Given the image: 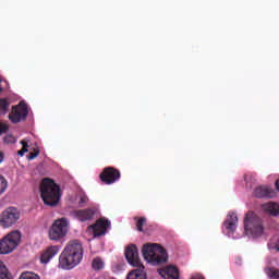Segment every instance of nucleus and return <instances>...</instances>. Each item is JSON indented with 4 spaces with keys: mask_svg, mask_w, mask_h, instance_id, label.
Wrapping results in <instances>:
<instances>
[{
    "mask_svg": "<svg viewBox=\"0 0 279 279\" xmlns=\"http://www.w3.org/2000/svg\"><path fill=\"white\" fill-rule=\"evenodd\" d=\"M21 243V232L13 231L0 240V254H10L14 252Z\"/></svg>",
    "mask_w": 279,
    "mask_h": 279,
    "instance_id": "6",
    "label": "nucleus"
},
{
    "mask_svg": "<svg viewBox=\"0 0 279 279\" xmlns=\"http://www.w3.org/2000/svg\"><path fill=\"white\" fill-rule=\"evenodd\" d=\"M19 279H40V276L34 271H24L20 275Z\"/></svg>",
    "mask_w": 279,
    "mask_h": 279,
    "instance_id": "21",
    "label": "nucleus"
},
{
    "mask_svg": "<svg viewBox=\"0 0 279 279\" xmlns=\"http://www.w3.org/2000/svg\"><path fill=\"white\" fill-rule=\"evenodd\" d=\"M254 195L258 199H274V197H276V192L267 185H260L254 190Z\"/></svg>",
    "mask_w": 279,
    "mask_h": 279,
    "instance_id": "12",
    "label": "nucleus"
},
{
    "mask_svg": "<svg viewBox=\"0 0 279 279\" xmlns=\"http://www.w3.org/2000/svg\"><path fill=\"white\" fill-rule=\"evenodd\" d=\"M59 253H60V246L58 245L48 246L40 256V263H43L44 265H47V263H49V260H51V258H53V256H57V254Z\"/></svg>",
    "mask_w": 279,
    "mask_h": 279,
    "instance_id": "13",
    "label": "nucleus"
},
{
    "mask_svg": "<svg viewBox=\"0 0 279 279\" xmlns=\"http://www.w3.org/2000/svg\"><path fill=\"white\" fill-rule=\"evenodd\" d=\"M92 267L93 269H95V271H99V269H104V260H101V258L99 257L94 258L92 263Z\"/></svg>",
    "mask_w": 279,
    "mask_h": 279,
    "instance_id": "23",
    "label": "nucleus"
},
{
    "mask_svg": "<svg viewBox=\"0 0 279 279\" xmlns=\"http://www.w3.org/2000/svg\"><path fill=\"white\" fill-rule=\"evenodd\" d=\"M159 275L165 279H180V270L175 266H167L160 269Z\"/></svg>",
    "mask_w": 279,
    "mask_h": 279,
    "instance_id": "14",
    "label": "nucleus"
},
{
    "mask_svg": "<svg viewBox=\"0 0 279 279\" xmlns=\"http://www.w3.org/2000/svg\"><path fill=\"white\" fill-rule=\"evenodd\" d=\"M136 221V228L138 232H143V226H145V223H147V218L145 217H135L134 218Z\"/></svg>",
    "mask_w": 279,
    "mask_h": 279,
    "instance_id": "22",
    "label": "nucleus"
},
{
    "mask_svg": "<svg viewBox=\"0 0 279 279\" xmlns=\"http://www.w3.org/2000/svg\"><path fill=\"white\" fill-rule=\"evenodd\" d=\"M29 111L27 105L21 102L20 105L12 107V111L9 113V120L11 123H21L27 119Z\"/></svg>",
    "mask_w": 279,
    "mask_h": 279,
    "instance_id": "9",
    "label": "nucleus"
},
{
    "mask_svg": "<svg viewBox=\"0 0 279 279\" xmlns=\"http://www.w3.org/2000/svg\"><path fill=\"white\" fill-rule=\"evenodd\" d=\"M4 143H7L8 145H12L13 143H16V137H14V135L9 134L3 138Z\"/></svg>",
    "mask_w": 279,
    "mask_h": 279,
    "instance_id": "27",
    "label": "nucleus"
},
{
    "mask_svg": "<svg viewBox=\"0 0 279 279\" xmlns=\"http://www.w3.org/2000/svg\"><path fill=\"white\" fill-rule=\"evenodd\" d=\"M21 218V213L14 207H9L1 214L0 225L2 228H11Z\"/></svg>",
    "mask_w": 279,
    "mask_h": 279,
    "instance_id": "7",
    "label": "nucleus"
},
{
    "mask_svg": "<svg viewBox=\"0 0 279 279\" xmlns=\"http://www.w3.org/2000/svg\"><path fill=\"white\" fill-rule=\"evenodd\" d=\"M110 228V220L100 218L96 221V223L88 227V232H92L95 239L97 236H104L108 229Z\"/></svg>",
    "mask_w": 279,
    "mask_h": 279,
    "instance_id": "10",
    "label": "nucleus"
},
{
    "mask_svg": "<svg viewBox=\"0 0 279 279\" xmlns=\"http://www.w3.org/2000/svg\"><path fill=\"white\" fill-rule=\"evenodd\" d=\"M0 162H3V153L0 151Z\"/></svg>",
    "mask_w": 279,
    "mask_h": 279,
    "instance_id": "31",
    "label": "nucleus"
},
{
    "mask_svg": "<svg viewBox=\"0 0 279 279\" xmlns=\"http://www.w3.org/2000/svg\"><path fill=\"white\" fill-rule=\"evenodd\" d=\"M40 156V150L38 148L34 149V153H29L28 160H34V158H38Z\"/></svg>",
    "mask_w": 279,
    "mask_h": 279,
    "instance_id": "29",
    "label": "nucleus"
},
{
    "mask_svg": "<svg viewBox=\"0 0 279 279\" xmlns=\"http://www.w3.org/2000/svg\"><path fill=\"white\" fill-rule=\"evenodd\" d=\"M7 189H8V181L5 180V178L0 175V195H3Z\"/></svg>",
    "mask_w": 279,
    "mask_h": 279,
    "instance_id": "26",
    "label": "nucleus"
},
{
    "mask_svg": "<svg viewBox=\"0 0 279 279\" xmlns=\"http://www.w3.org/2000/svg\"><path fill=\"white\" fill-rule=\"evenodd\" d=\"M85 204H88V196L82 195L78 201L80 208H84Z\"/></svg>",
    "mask_w": 279,
    "mask_h": 279,
    "instance_id": "28",
    "label": "nucleus"
},
{
    "mask_svg": "<svg viewBox=\"0 0 279 279\" xmlns=\"http://www.w3.org/2000/svg\"><path fill=\"white\" fill-rule=\"evenodd\" d=\"M142 254L144 256V260L149 263L150 265H162V263H167L169 259V255H167V250H165L160 244H144L142 248Z\"/></svg>",
    "mask_w": 279,
    "mask_h": 279,
    "instance_id": "3",
    "label": "nucleus"
},
{
    "mask_svg": "<svg viewBox=\"0 0 279 279\" xmlns=\"http://www.w3.org/2000/svg\"><path fill=\"white\" fill-rule=\"evenodd\" d=\"M40 195L46 206L56 208V206L60 204V198L62 197L60 185H58L54 180L44 179L40 184Z\"/></svg>",
    "mask_w": 279,
    "mask_h": 279,
    "instance_id": "2",
    "label": "nucleus"
},
{
    "mask_svg": "<svg viewBox=\"0 0 279 279\" xmlns=\"http://www.w3.org/2000/svg\"><path fill=\"white\" fill-rule=\"evenodd\" d=\"M74 216L78 221H90L95 217V210L93 208L78 209L74 211Z\"/></svg>",
    "mask_w": 279,
    "mask_h": 279,
    "instance_id": "15",
    "label": "nucleus"
},
{
    "mask_svg": "<svg viewBox=\"0 0 279 279\" xmlns=\"http://www.w3.org/2000/svg\"><path fill=\"white\" fill-rule=\"evenodd\" d=\"M263 207L264 210L266 213H269V215H271L272 217L279 216V205L277 203L269 202L268 204H265Z\"/></svg>",
    "mask_w": 279,
    "mask_h": 279,
    "instance_id": "18",
    "label": "nucleus"
},
{
    "mask_svg": "<svg viewBox=\"0 0 279 279\" xmlns=\"http://www.w3.org/2000/svg\"><path fill=\"white\" fill-rule=\"evenodd\" d=\"M124 254L129 265H132L133 267H143V264H141V258L138 257V247L136 244L129 245L125 248Z\"/></svg>",
    "mask_w": 279,
    "mask_h": 279,
    "instance_id": "11",
    "label": "nucleus"
},
{
    "mask_svg": "<svg viewBox=\"0 0 279 279\" xmlns=\"http://www.w3.org/2000/svg\"><path fill=\"white\" fill-rule=\"evenodd\" d=\"M244 230L251 236H260L263 234V220L254 211H248L244 219Z\"/></svg>",
    "mask_w": 279,
    "mask_h": 279,
    "instance_id": "4",
    "label": "nucleus"
},
{
    "mask_svg": "<svg viewBox=\"0 0 279 279\" xmlns=\"http://www.w3.org/2000/svg\"><path fill=\"white\" fill-rule=\"evenodd\" d=\"M0 93H3V87H1V85H0Z\"/></svg>",
    "mask_w": 279,
    "mask_h": 279,
    "instance_id": "32",
    "label": "nucleus"
},
{
    "mask_svg": "<svg viewBox=\"0 0 279 279\" xmlns=\"http://www.w3.org/2000/svg\"><path fill=\"white\" fill-rule=\"evenodd\" d=\"M136 269L131 270L126 276V279H147V272L145 266H135Z\"/></svg>",
    "mask_w": 279,
    "mask_h": 279,
    "instance_id": "17",
    "label": "nucleus"
},
{
    "mask_svg": "<svg viewBox=\"0 0 279 279\" xmlns=\"http://www.w3.org/2000/svg\"><path fill=\"white\" fill-rule=\"evenodd\" d=\"M9 109H10V102H8V99L1 98L0 99V112L5 114V112H8Z\"/></svg>",
    "mask_w": 279,
    "mask_h": 279,
    "instance_id": "24",
    "label": "nucleus"
},
{
    "mask_svg": "<svg viewBox=\"0 0 279 279\" xmlns=\"http://www.w3.org/2000/svg\"><path fill=\"white\" fill-rule=\"evenodd\" d=\"M265 271H266V275L268 276V278L279 279V269L278 268L269 267V268H266Z\"/></svg>",
    "mask_w": 279,
    "mask_h": 279,
    "instance_id": "20",
    "label": "nucleus"
},
{
    "mask_svg": "<svg viewBox=\"0 0 279 279\" xmlns=\"http://www.w3.org/2000/svg\"><path fill=\"white\" fill-rule=\"evenodd\" d=\"M84 258V246L77 240L70 241L59 256V267L61 269H73L82 263Z\"/></svg>",
    "mask_w": 279,
    "mask_h": 279,
    "instance_id": "1",
    "label": "nucleus"
},
{
    "mask_svg": "<svg viewBox=\"0 0 279 279\" xmlns=\"http://www.w3.org/2000/svg\"><path fill=\"white\" fill-rule=\"evenodd\" d=\"M8 130H10V126H8L7 123L0 122V136H1V134H5V132H8Z\"/></svg>",
    "mask_w": 279,
    "mask_h": 279,
    "instance_id": "30",
    "label": "nucleus"
},
{
    "mask_svg": "<svg viewBox=\"0 0 279 279\" xmlns=\"http://www.w3.org/2000/svg\"><path fill=\"white\" fill-rule=\"evenodd\" d=\"M69 233V220L66 218L57 219L48 231L50 241H60Z\"/></svg>",
    "mask_w": 279,
    "mask_h": 279,
    "instance_id": "5",
    "label": "nucleus"
},
{
    "mask_svg": "<svg viewBox=\"0 0 279 279\" xmlns=\"http://www.w3.org/2000/svg\"><path fill=\"white\" fill-rule=\"evenodd\" d=\"M99 178L102 184H114V182L121 180V171L114 167H106L99 174Z\"/></svg>",
    "mask_w": 279,
    "mask_h": 279,
    "instance_id": "8",
    "label": "nucleus"
},
{
    "mask_svg": "<svg viewBox=\"0 0 279 279\" xmlns=\"http://www.w3.org/2000/svg\"><path fill=\"white\" fill-rule=\"evenodd\" d=\"M0 279H13L10 270L0 262Z\"/></svg>",
    "mask_w": 279,
    "mask_h": 279,
    "instance_id": "19",
    "label": "nucleus"
},
{
    "mask_svg": "<svg viewBox=\"0 0 279 279\" xmlns=\"http://www.w3.org/2000/svg\"><path fill=\"white\" fill-rule=\"evenodd\" d=\"M236 223H239V218L234 211H230L227 220L225 221V228L229 230V232H234L236 230Z\"/></svg>",
    "mask_w": 279,
    "mask_h": 279,
    "instance_id": "16",
    "label": "nucleus"
},
{
    "mask_svg": "<svg viewBox=\"0 0 279 279\" xmlns=\"http://www.w3.org/2000/svg\"><path fill=\"white\" fill-rule=\"evenodd\" d=\"M21 145H22V149L17 151V156H25V154H27L29 145L27 144V141L22 140L21 141Z\"/></svg>",
    "mask_w": 279,
    "mask_h": 279,
    "instance_id": "25",
    "label": "nucleus"
}]
</instances>
